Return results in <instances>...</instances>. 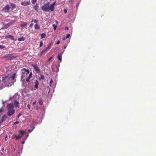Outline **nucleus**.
Listing matches in <instances>:
<instances>
[{
    "label": "nucleus",
    "instance_id": "1",
    "mask_svg": "<svg viewBox=\"0 0 156 156\" xmlns=\"http://www.w3.org/2000/svg\"><path fill=\"white\" fill-rule=\"evenodd\" d=\"M8 109L7 115L11 116L15 113V110L13 109V103L8 104L7 105Z\"/></svg>",
    "mask_w": 156,
    "mask_h": 156
},
{
    "label": "nucleus",
    "instance_id": "2",
    "mask_svg": "<svg viewBox=\"0 0 156 156\" xmlns=\"http://www.w3.org/2000/svg\"><path fill=\"white\" fill-rule=\"evenodd\" d=\"M49 3L48 2L46 4H44L41 6V9L43 11L49 12L50 9V6H49Z\"/></svg>",
    "mask_w": 156,
    "mask_h": 156
},
{
    "label": "nucleus",
    "instance_id": "3",
    "mask_svg": "<svg viewBox=\"0 0 156 156\" xmlns=\"http://www.w3.org/2000/svg\"><path fill=\"white\" fill-rule=\"evenodd\" d=\"M22 71L21 77L23 78L25 76V75L28 74L29 73L30 71L29 69H27L26 68H23L21 69Z\"/></svg>",
    "mask_w": 156,
    "mask_h": 156
},
{
    "label": "nucleus",
    "instance_id": "4",
    "mask_svg": "<svg viewBox=\"0 0 156 156\" xmlns=\"http://www.w3.org/2000/svg\"><path fill=\"white\" fill-rule=\"evenodd\" d=\"M10 6L8 5H6L3 9L2 11L6 13H9L10 12Z\"/></svg>",
    "mask_w": 156,
    "mask_h": 156
},
{
    "label": "nucleus",
    "instance_id": "5",
    "mask_svg": "<svg viewBox=\"0 0 156 156\" xmlns=\"http://www.w3.org/2000/svg\"><path fill=\"white\" fill-rule=\"evenodd\" d=\"M22 5L24 6H26L27 5H30V0L27 1L26 2H22L21 3Z\"/></svg>",
    "mask_w": 156,
    "mask_h": 156
},
{
    "label": "nucleus",
    "instance_id": "6",
    "mask_svg": "<svg viewBox=\"0 0 156 156\" xmlns=\"http://www.w3.org/2000/svg\"><path fill=\"white\" fill-rule=\"evenodd\" d=\"M5 38H6V39L9 38L11 40H13L14 41H16L17 40L16 38H15L13 36L11 35H8L6 36L5 37Z\"/></svg>",
    "mask_w": 156,
    "mask_h": 156
},
{
    "label": "nucleus",
    "instance_id": "7",
    "mask_svg": "<svg viewBox=\"0 0 156 156\" xmlns=\"http://www.w3.org/2000/svg\"><path fill=\"white\" fill-rule=\"evenodd\" d=\"M9 4L11 6L10 7L11 9V11L14 10L16 7V4L11 2H9Z\"/></svg>",
    "mask_w": 156,
    "mask_h": 156
},
{
    "label": "nucleus",
    "instance_id": "8",
    "mask_svg": "<svg viewBox=\"0 0 156 156\" xmlns=\"http://www.w3.org/2000/svg\"><path fill=\"white\" fill-rule=\"evenodd\" d=\"M9 77L8 76H6L5 77H3L2 81L4 83H6L8 82H9Z\"/></svg>",
    "mask_w": 156,
    "mask_h": 156
},
{
    "label": "nucleus",
    "instance_id": "9",
    "mask_svg": "<svg viewBox=\"0 0 156 156\" xmlns=\"http://www.w3.org/2000/svg\"><path fill=\"white\" fill-rule=\"evenodd\" d=\"M32 66L34 67V70L38 73L40 72V70L37 66L33 64L32 65Z\"/></svg>",
    "mask_w": 156,
    "mask_h": 156
},
{
    "label": "nucleus",
    "instance_id": "10",
    "mask_svg": "<svg viewBox=\"0 0 156 156\" xmlns=\"http://www.w3.org/2000/svg\"><path fill=\"white\" fill-rule=\"evenodd\" d=\"M11 24L12 23H10L5 24L3 27H2L0 29V30L7 29L9 26L11 25Z\"/></svg>",
    "mask_w": 156,
    "mask_h": 156
},
{
    "label": "nucleus",
    "instance_id": "11",
    "mask_svg": "<svg viewBox=\"0 0 156 156\" xmlns=\"http://www.w3.org/2000/svg\"><path fill=\"white\" fill-rule=\"evenodd\" d=\"M15 57L12 55L11 54H8V58L7 59L8 60H11L13 58H15Z\"/></svg>",
    "mask_w": 156,
    "mask_h": 156
},
{
    "label": "nucleus",
    "instance_id": "12",
    "mask_svg": "<svg viewBox=\"0 0 156 156\" xmlns=\"http://www.w3.org/2000/svg\"><path fill=\"white\" fill-rule=\"evenodd\" d=\"M56 2H55L50 6V9L51 11H53L54 10V6Z\"/></svg>",
    "mask_w": 156,
    "mask_h": 156
},
{
    "label": "nucleus",
    "instance_id": "13",
    "mask_svg": "<svg viewBox=\"0 0 156 156\" xmlns=\"http://www.w3.org/2000/svg\"><path fill=\"white\" fill-rule=\"evenodd\" d=\"M34 22L35 23H37V20H32V21H31V23L30 24V28H32L33 27V22Z\"/></svg>",
    "mask_w": 156,
    "mask_h": 156
},
{
    "label": "nucleus",
    "instance_id": "14",
    "mask_svg": "<svg viewBox=\"0 0 156 156\" xmlns=\"http://www.w3.org/2000/svg\"><path fill=\"white\" fill-rule=\"evenodd\" d=\"M20 133V134L19 135V136L20 137V138L22 137V136L25 134V132L24 131L22 130H20L19 131Z\"/></svg>",
    "mask_w": 156,
    "mask_h": 156
},
{
    "label": "nucleus",
    "instance_id": "15",
    "mask_svg": "<svg viewBox=\"0 0 156 156\" xmlns=\"http://www.w3.org/2000/svg\"><path fill=\"white\" fill-rule=\"evenodd\" d=\"M33 8L34 9V10L37 11V12L39 7L38 6V4H36L33 7Z\"/></svg>",
    "mask_w": 156,
    "mask_h": 156
},
{
    "label": "nucleus",
    "instance_id": "16",
    "mask_svg": "<svg viewBox=\"0 0 156 156\" xmlns=\"http://www.w3.org/2000/svg\"><path fill=\"white\" fill-rule=\"evenodd\" d=\"M39 85V83L37 80H35V85H34V88L35 89H37L38 88V86Z\"/></svg>",
    "mask_w": 156,
    "mask_h": 156
},
{
    "label": "nucleus",
    "instance_id": "17",
    "mask_svg": "<svg viewBox=\"0 0 156 156\" xmlns=\"http://www.w3.org/2000/svg\"><path fill=\"white\" fill-rule=\"evenodd\" d=\"M53 45V43L51 42L48 45L47 47L45 48L47 50H49L51 48V46Z\"/></svg>",
    "mask_w": 156,
    "mask_h": 156
},
{
    "label": "nucleus",
    "instance_id": "18",
    "mask_svg": "<svg viewBox=\"0 0 156 156\" xmlns=\"http://www.w3.org/2000/svg\"><path fill=\"white\" fill-rule=\"evenodd\" d=\"M62 53H61L60 54L58 55L57 57L58 60L60 61H62Z\"/></svg>",
    "mask_w": 156,
    "mask_h": 156
},
{
    "label": "nucleus",
    "instance_id": "19",
    "mask_svg": "<svg viewBox=\"0 0 156 156\" xmlns=\"http://www.w3.org/2000/svg\"><path fill=\"white\" fill-rule=\"evenodd\" d=\"M34 28L36 30H39L40 29V27L39 24L36 23L34 26Z\"/></svg>",
    "mask_w": 156,
    "mask_h": 156
},
{
    "label": "nucleus",
    "instance_id": "20",
    "mask_svg": "<svg viewBox=\"0 0 156 156\" xmlns=\"http://www.w3.org/2000/svg\"><path fill=\"white\" fill-rule=\"evenodd\" d=\"M27 23H24L23 22L21 24H20V26L21 27H23L25 26H26L27 25Z\"/></svg>",
    "mask_w": 156,
    "mask_h": 156
},
{
    "label": "nucleus",
    "instance_id": "21",
    "mask_svg": "<svg viewBox=\"0 0 156 156\" xmlns=\"http://www.w3.org/2000/svg\"><path fill=\"white\" fill-rule=\"evenodd\" d=\"M25 39V37H22L19 38L17 40L19 41H24Z\"/></svg>",
    "mask_w": 156,
    "mask_h": 156
},
{
    "label": "nucleus",
    "instance_id": "22",
    "mask_svg": "<svg viewBox=\"0 0 156 156\" xmlns=\"http://www.w3.org/2000/svg\"><path fill=\"white\" fill-rule=\"evenodd\" d=\"M14 105L15 107H17L19 106V102L16 101H15L14 102Z\"/></svg>",
    "mask_w": 156,
    "mask_h": 156
},
{
    "label": "nucleus",
    "instance_id": "23",
    "mask_svg": "<svg viewBox=\"0 0 156 156\" xmlns=\"http://www.w3.org/2000/svg\"><path fill=\"white\" fill-rule=\"evenodd\" d=\"M7 118V115H4L2 117V121H4Z\"/></svg>",
    "mask_w": 156,
    "mask_h": 156
},
{
    "label": "nucleus",
    "instance_id": "24",
    "mask_svg": "<svg viewBox=\"0 0 156 156\" xmlns=\"http://www.w3.org/2000/svg\"><path fill=\"white\" fill-rule=\"evenodd\" d=\"M14 138H15V139L16 140H19L20 139V136H19V135H15Z\"/></svg>",
    "mask_w": 156,
    "mask_h": 156
},
{
    "label": "nucleus",
    "instance_id": "25",
    "mask_svg": "<svg viewBox=\"0 0 156 156\" xmlns=\"http://www.w3.org/2000/svg\"><path fill=\"white\" fill-rule=\"evenodd\" d=\"M45 79L44 77L43 74H41V76L39 78V80H44Z\"/></svg>",
    "mask_w": 156,
    "mask_h": 156
},
{
    "label": "nucleus",
    "instance_id": "26",
    "mask_svg": "<svg viewBox=\"0 0 156 156\" xmlns=\"http://www.w3.org/2000/svg\"><path fill=\"white\" fill-rule=\"evenodd\" d=\"M38 103L39 104H40L41 105H43V102L42 99H40L38 101Z\"/></svg>",
    "mask_w": 156,
    "mask_h": 156
},
{
    "label": "nucleus",
    "instance_id": "27",
    "mask_svg": "<svg viewBox=\"0 0 156 156\" xmlns=\"http://www.w3.org/2000/svg\"><path fill=\"white\" fill-rule=\"evenodd\" d=\"M47 50H46V48H45L40 53V55H41L45 52Z\"/></svg>",
    "mask_w": 156,
    "mask_h": 156
},
{
    "label": "nucleus",
    "instance_id": "28",
    "mask_svg": "<svg viewBox=\"0 0 156 156\" xmlns=\"http://www.w3.org/2000/svg\"><path fill=\"white\" fill-rule=\"evenodd\" d=\"M41 38H44L46 37V34L44 33H43L41 34Z\"/></svg>",
    "mask_w": 156,
    "mask_h": 156
},
{
    "label": "nucleus",
    "instance_id": "29",
    "mask_svg": "<svg viewBox=\"0 0 156 156\" xmlns=\"http://www.w3.org/2000/svg\"><path fill=\"white\" fill-rule=\"evenodd\" d=\"M16 74L15 73H14L13 75H12L11 78L12 80H13L15 77Z\"/></svg>",
    "mask_w": 156,
    "mask_h": 156
},
{
    "label": "nucleus",
    "instance_id": "30",
    "mask_svg": "<svg viewBox=\"0 0 156 156\" xmlns=\"http://www.w3.org/2000/svg\"><path fill=\"white\" fill-rule=\"evenodd\" d=\"M37 0H32L31 1V2L33 4H35Z\"/></svg>",
    "mask_w": 156,
    "mask_h": 156
},
{
    "label": "nucleus",
    "instance_id": "31",
    "mask_svg": "<svg viewBox=\"0 0 156 156\" xmlns=\"http://www.w3.org/2000/svg\"><path fill=\"white\" fill-rule=\"evenodd\" d=\"M5 46L2 45H0V49H3L5 48Z\"/></svg>",
    "mask_w": 156,
    "mask_h": 156
},
{
    "label": "nucleus",
    "instance_id": "32",
    "mask_svg": "<svg viewBox=\"0 0 156 156\" xmlns=\"http://www.w3.org/2000/svg\"><path fill=\"white\" fill-rule=\"evenodd\" d=\"M43 41H40L39 47H42L43 45Z\"/></svg>",
    "mask_w": 156,
    "mask_h": 156
},
{
    "label": "nucleus",
    "instance_id": "33",
    "mask_svg": "<svg viewBox=\"0 0 156 156\" xmlns=\"http://www.w3.org/2000/svg\"><path fill=\"white\" fill-rule=\"evenodd\" d=\"M54 27V30H55L56 29V26L55 25V24H53L52 25Z\"/></svg>",
    "mask_w": 156,
    "mask_h": 156
},
{
    "label": "nucleus",
    "instance_id": "34",
    "mask_svg": "<svg viewBox=\"0 0 156 156\" xmlns=\"http://www.w3.org/2000/svg\"><path fill=\"white\" fill-rule=\"evenodd\" d=\"M32 72H31V73H30V74H29V76L28 77H28V78H29V79H30V78H31V76H32Z\"/></svg>",
    "mask_w": 156,
    "mask_h": 156
},
{
    "label": "nucleus",
    "instance_id": "35",
    "mask_svg": "<svg viewBox=\"0 0 156 156\" xmlns=\"http://www.w3.org/2000/svg\"><path fill=\"white\" fill-rule=\"evenodd\" d=\"M53 82V81L52 80V79H51V80H50V86L51 87V83Z\"/></svg>",
    "mask_w": 156,
    "mask_h": 156
},
{
    "label": "nucleus",
    "instance_id": "36",
    "mask_svg": "<svg viewBox=\"0 0 156 156\" xmlns=\"http://www.w3.org/2000/svg\"><path fill=\"white\" fill-rule=\"evenodd\" d=\"M70 34H68L67 35L66 37V38L67 39L70 36Z\"/></svg>",
    "mask_w": 156,
    "mask_h": 156
},
{
    "label": "nucleus",
    "instance_id": "37",
    "mask_svg": "<svg viewBox=\"0 0 156 156\" xmlns=\"http://www.w3.org/2000/svg\"><path fill=\"white\" fill-rule=\"evenodd\" d=\"M64 13L66 14L67 12V10L66 9H65L64 10Z\"/></svg>",
    "mask_w": 156,
    "mask_h": 156
},
{
    "label": "nucleus",
    "instance_id": "38",
    "mask_svg": "<svg viewBox=\"0 0 156 156\" xmlns=\"http://www.w3.org/2000/svg\"><path fill=\"white\" fill-rule=\"evenodd\" d=\"M19 121H16L14 123V125H16L18 124L19 123Z\"/></svg>",
    "mask_w": 156,
    "mask_h": 156
},
{
    "label": "nucleus",
    "instance_id": "39",
    "mask_svg": "<svg viewBox=\"0 0 156 156\" xmlns=\"http://www.w3.org/2000/svg\"><path fill=\"white\" fill-rule=\"evenodd\" d=\"M53 58L52 57H51L48 60V62L50 61Z\"/></svg>",
    "mask_w": 156,
    "mask_h": 156
},
{
    "label": "nucleus",
    "instance_id": "40",
    "mask_svg": "<svg viewBox=\"0 0 156 156\" xmlns=\"http://www.w3.org/2000/svg\"><path fill=\"white\" fill-rule=\"evenodd\" d=\"M33 129H29L28 130V132L30 133L32 131Z\"/></svg>",
    "mask_w": 156,
    "mask_h": 156
},
{
    "label": "nucleus",
    "instance_id": "41",
    "mask_svg": "<svg viewBox=\"0 0 156 156\" xmlns=\"http://www.w3.org/2000/svg\"><path fill=\"white\" fill-rule=\"evenodd\" d=\"M4 57L5 58H8V54L5 55L4 56Z\"/></svg>",
    "mask_w": 156,
    "mask_h": 156
},
{
    "label": "nucleus",
    "instance_id": "42",
    "mask_svg": "<svg viewBox=\"0 0 156 156\" xmlns=\"http://www.w3.org/2000/svg\"><path fill=\"white\" fill-rule=\"evenodd\" d=\"M29 79V78H28V77H27V79H26V81H27V82H29V79Z\"/></svg>",
    "mask_w": 156,
    "mask_h": 156
},
{
    "label": "nucleus",
    "instance_id": "43",
    "mask_svg": "<svg viewBox=\"0 0 156 156\" xmlns=\"http://www.w3.org/2000/svg\"><path fill=\"white\" fill-rule=\"evenodd\" d=\"M60 41L59 40L56 43V44H58L60 43Z\"/></svg>",
    "mask_w": 156,
    "mask_h": 156
},
{
    "label": "nucleus",
    "instance_id": "44",
    "mask_svg": "<svg viewBox=\"0 0 156 156\" xmlns=\"http://www.w3.org/2000/svg\"><path fill=\"white\" fill-rule=\"evenodd\" d=\"M65 29L66 30H68V29H69V27H65Z\"/></svg>",
    "mask_w": 156,
    "mask_h": 156
},
{
    "label": "nucleus",
    "instance_id": "45",
    "mask_svg": "<svg viewBox=\"0 0 156 156\" xmlns=\"http://www.w3.org/2000/svg\"><path fill=\"white\" fill-rule=\"evenodd\" d=\"M3 111V109L2 108H1L0 109V113L2 112Z\"/></svg>",
    "mask_w": 156,
    "mask_h": 156
},
{
    "label": "nucleus",
    "instance_id": "46",
    "mask_svg": "<svg viewBox=\"0 0 156 156\" xmlns=\"http://www.w3.org/2000/svg\"><path fill=\"white\" fill-rule=\"evenodd\" d=\"M22 115L21 114H20L18 116V118H19L20 117V116L21 115Z\"/></svg>",
    "mask_w": 156,
    "mask_h": 156
},
{
    "label": "nucleus",
    "instance_id": "47",
    "mask_svg": "<svg viewBox=\"0 0 156 156\" xmlns=\"http://www.w3.org/2000/svg\"><path fill=\"white\" fill-rule=\"evenodd\" d=\"M27 107L29 109L30 108V105L29 104H28L27 105Z\"/></svg>",
    "mask_w": 156,
    "mask_h": 156
},
{
    "label": "nucleus",
    "instance_id": "48",
    "mask_svg": "<svg viewBox=\"0 0 156 156\" xmlns=\"http://www.w3.org/2000/svg\"><path fill=\"white\" fill-rule=\"evenodd\" d=\"M36 103V101H35L34 102H33V105H34L35 103Z\"/></svg>",
    "mask_w": 156,
    "mask_h": 156
},
{
    "label": "nucleus",
    "instance_id": "49",
    "mask_svg": "<svg viewBox=\"0 0 156 156\" xmlns=\"http://www.w3.org/2000/svg\"><path fill=\"white\" fill-rule=\"evenodd\" d=\"M24 141H23V142H22V143L23 144H24Z\"/></svg>",
    "mask_w": 156,
    "mask_h": 156
},
{
    "label": "nucleus",
    "instance_id": "50",
    "mask_svg": "<svg viewBox=\"0 0 156 156\" xmlns=\"http://www.w3.org/2000/svg\"><path fill=\"white\" fill-rule=\"evenodd\" d=\"M63 40H65V38H63Z\"/></svg>",
    "mask_w": 156,
    "mask_h": 156
},
{
    "label": "nucleus",
    "instance_id": "51",
    "mask_svg": "<svg viewBox=\"0 0 156 156\" xmlns=\"http://www.w3.org/2000/svg\"><path fill=\"white\" fill-rule=\"evenodd\" d=\"M64 48H66V47L65 46L64 47Z\"/></svg>",
    "mask_w": 156,
    "mask_h": 156
},
{
    "label": "nucleus",
    "instance_id": "52",
    "mask_svg": "<svg viewBox=\"0 0 156 156\" xmlns=\"http://www.w3.org/2000/svg\"><path fill=\"white\" fill-rule=\"evenodd\" d=\"M3 23V25H4V23Z\"/></svg>",
    "mask_w": 156,
    "mask_h": 156
},
{
    "label": "nucleus",
    "instance_id": "53",
    "mask_svg": "<svg viewBox=\"0 0 156 156\" xmlns=\"http://www.w3.org/2000/svg\"><path fill=\"white\" fill-rule=\"evenodd\" d=\"M1 83V80L0 79V83Z\"/></svg>",
    "mask_w": 156,
    "mask_h": 156
},
{
    "label": "nucleus",
    "instance_id": "54",
    "mask_svg": "<svg viewBox=\"0 0 156 156\" xmlns=\"http://www.w3.org/2000/svg\"><path fill=\"white\" fill-rule=\"evenodd\" d=\"M7 136H6L5 139L7 138Z\"/></svg>",
    "mask_w": 156,
    "mask_h": 156
}]
</instances>
